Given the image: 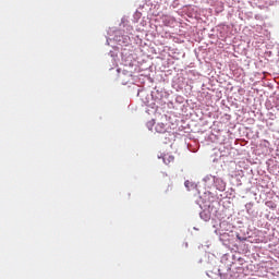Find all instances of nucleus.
<instances>
[{"label": "nucleus", "mask_w": 279, "mask_h": 279, "mask_svg": "<svg viewBox=\"0 0 279 279\" xmlns=\"http://www.w3.org/2000/svg\"><path fill=\"white\" fill-rule=\"evenodd\" d=\"M162 160L165 165H171V162L175 160V157H173V155H170V154H165L162 157Z\"/></svg>", "instance_id": "f257e3e1"}, {"label": "nucleus", "mask_w": 279, "mask_h": 279, "mask_svg": "<svg viewBox=\"0 0 279 279\" xmlns=\"http://www.w3.org/2000/svg\"><path fill=\"white\" fill-rule=\"evenodd\" d=\"M155 130L158 132V134H165V132H167V126L165 123H157Z\"/></svg>", "instance_id": "f03ea898"}, {"label": "nucleus", "mask_w": 279, "mask_h": 279, "mask_svg": "<svg viewBox=\"0 0 279 279\" xmlns=\"http://www.w3.org/2000/svg\"><path fill=\"white\" fill-rule=\"evenodd\" d=\"M147 125H148L149 130H151V128H154V121H149V122L147 123Z\"/></svg>", "instance_id": "7ed1b4c3"}, {"label": "nucleus", "mask_w": 279, "mask_h": 279, "mask_svg": "<svg viewBox=\"0 0 279 279\" xmlns=\"http://www.w3.org/2000/svg\"><path fill=\"white\" fill-rule=\"evenodd\" d=\"M189 184H190V182H189V181H185L184 185H185L186 187H189Z\"/></svg>", "instance_id": "20e7f679"}]
</instances>
